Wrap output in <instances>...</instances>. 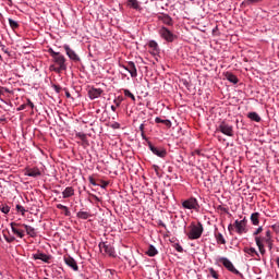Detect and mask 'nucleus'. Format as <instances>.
<instances>
[{"label":"nucleus","mask_w":279,"mask_h":279,"mask_svg":"<svg viewBox=\"0 0 279 279\" xmlns=\"http://www.w3.org/2000/svg\"><path fill=\"white\" fill-rule=\"evenodd\" d=\"M48 52L54 62V64L50 65V71H54V73H62V71H66V58L64 54L56 52L51 48L48 50Z\"/></svg>","instance_id":"f257e3e1"},{"label":"nucleus","mask_w":279,"mask_h":279,"mask_svg":"<svg viewBox=\"0 0 279 279\" xmlns=\"http://www.w3.org/2000/svg\"><path fill=\"white\" fill-rule=\"evenodd\" d=\"M202 234H204V226L202 225V222H197V225L192 222L190 226V232L187 233V238L191 241H195L197 239H201Z\"/></svg>","instance_id":"f03ea898"},{"label":"nucleus","mask_w":279,"mask_h":279,"mask_svg":"<svg viewBox=\"0 0 279 279\" xmlns=\"http://www.w3.org/2000/svg\"><path fill=\"white\" fill-rule=\"evenodd\" d=\"M158 34H159L160 38L166 40V43H173V40H175V38H178V36L175 34H173V32H171L166 26H161L158 31Z\"/></svg>","instance_id":"7ed1b4c3"},{"label":"nucleus","mask_w":279,"mask_h":279,"mask_svg":"<svg viewBox=\"0 0 279 279\" xmlns=\"http://www.w3.org/2000/svg\"><path fill=\"white\" fill-rule=\"evenodd\" d=\"M218 132H221V134H225V136H234V126L230 123L222 121L218 125Z\"/></svg>","instance_id":"20e7f679"},{"label":"nucleus","mask_w":279,"mask_h":279,"mask_svg":"<svg viewBox=\"0 0 279 279\" xmlns=\"http://www.w3.org/2000/svg\"><path fill=\"white\" fill-rule=\"evenodd\" d=\"M182 207L186 210H197L199 203H197V198L191 197L182 202Z\"/></svg>","instance_id":"39448f33"},{"label":"nucleus","mask_w":279,"mask_h":279,"mask_svg":"<svg viewBox=\"0 0 279 279\" xmlns=\"http://www.w3.org/2000/svg\"><path fill=\"white\" fill-rule=\"evenodd\" d=\"M271 241V239L267 238V236H255V243L259 250V254H262V256H265L266 254V251H265V244L264 243H267Z\"/></svg>","instance_id":"423d86ee"},{"label":"nucleus","mask_w":279,"mask_h":279,"mask_svg":"<svg viewBox=\"0 0 279 279\" xmlns=\"http://www.w3.org/2000/svg\"><path fill=\"white\" fill-rule=\"evenodd\" d=\"M233 226L235 227V232L238 234L247 232V219L245 218L243 220H235Z\"/></svg>","instance_id":"0eeeda50"},{"label":"nucleus","mask_w":279,"mask_h":279,"mask_svg":"<svg viewBox=\"0 0 279 279\" xmlns=\"http://www.w3.org/2000/svg\"><path fill=\"white\" fill-rule=\"evenodd\" d=\"M148 147L155 156H158V158L167 157V149H165L162 147H156V146H154V144H151V142H148Z\"/></svg>","instance_id":"6e6552de"},{"label":"nucleus","mask_w":279,"mask_h":279,"mask_svg":"<svg viewBox=\"0 0 279 279\" xmlns=\"http://www.w3.org/2000/svg\"><path fill=\"white\" fill-rule=\"evenodd\" d=\"M219 262L223 265V267H226V269H228V271H231V274H235V276L241 274L238 269H235L234 264H232L230 259L221 257Z\"/></svg>","instance_id":"1a4fd4ad"},{"label":"nucleus","mask_w":279,"mask_h":279,"mask_svg":"<svg viewBox=\"0 0 279 279\" xmlns=\"http://www.w3.org/2000/svg\"><path fill=\"white\" fill-rule=\"evenodd\" d=\"M10 226L13 234L19 236V239H23L25 236V231L19 229V228H23V223L11 222Z\"/></svg>","instance_id":"9d476101"},{"label":"nucleus","mask_w":279,"mask_h":279,"mask_svg":"<svg viewBox=\"0 0 279 279\" xmlns=\"http://www.w3.org/2000/svg\"><path fill=\"white\" fill-rule=\"evenodd\" d=\"M63 260H64L65 265H68V267L73 269V271H80L77 262L73 257H71V255L64 256Z\"/></svg>","instance_id":"9b49d317"},{"label":"nucleus","mask_w":279,"mask_h":279,"mask_svg":"<svg viewBox=\"0 0 279 279\" xmlns=\"http://www.w3.org/2000/svg\"><path fill=\"white\" fill-rule=\"evenodd\" d=\"M64 51L66 52V56L70 58V60H73V62H80V56H77L76 52H74L69 45L63 46Z\"/></svg>","instance_id":"f8f14e48"},{"label":"nucleus","mask_w":279,"mask_h":279,"mask_svg":"<svg viewBox=\"0 0 279 279\" xmlns=\"http://www.w3.org/2000/svg\"><path fill=\"white\" fill-rule=\"evenodd\" d=\"M99 247H100L101 252H105V254H108L109 256H114V247H112V245L108 244V242L100 243Z\"/></svg>","instance_id":"ddd939ff"},{"label":"nucleus","mask_w":279,"mask_h":279,"mask_svg":"<svg viewBox=\"0 0 279 279\" xmlns=\"http://www.w3.org/2000/svg\"><path fill=\"white\" fill-rule=\"evenodd\" d=\"M126 8H131V10H136V12H141V10H143L138 0H128Z\"/></svg>","instance_id":"4468645a"},{"label":"nucleus","mask_w":279,"mask_h":279,"mask_svg":"<svg viewBox=\"0 0 279 279\" xmlns=\"http://www.w3.org/2000/svg\"><path fill=\"white\" fill-rule=\"evenodd\" d=\"M101 93H104V90L101 88L92 87L88 90V97H89V99H97V98L101 97Z\"/></svg>","instance_id":"2eb2a0df"},{"label":"nucleus","mask_w":279,"mask_h":279,"mask_svg":"<svg viewBox=\"0 0 279 279\" xmlns=\"http://www.w3.org/2000/svg\"><path fill=\"white\" fill-rule=\"evenodd\" d=\"M25 175H28L29 178H39V175H41V172L38 168H27L25 171Z\"/></svg>","instance_id":"dca6fc26"},{"label":"nucleus","mask_w":279,"mask_h":279,"mask_svg":"<svg viewBox=\"0 0 279 279\" xmlns=\"http://www.w3.org/2000/svg\"><path fill=\"white\" fill-rule=\"evenodd\" d=\"M34 260H43V263H49L51 260V257L45 253H36L33 254Z\"/></svg>","instance_id":"f3484780"},{"label":"nucleus","mask_w":279,"mask_h":279,"mask_svg":"<svg viewBox=\"0 0 279 279\" xmlns=\"http://www.w3.org/2000/svg\"><path fill=\"white\" fill-rule=\"evenodd\" d=\"M159 21H161V23L168 25L169 27H173V19L169 16V14H163L159 16Z\"/></svg>","instance_id":"a211bd4d"},{"label":"nucleus","mask_w":279,"mask_h":279,"mask_svg":"<svg viewBox=\"0 0 279 279\" xmlns=\"http://www.w3.org/2000/svg\"><path fill=\"white\" fill-rule=\"evenodd\" d=\"M148 47L151 49L150 53H153V56H158V53H160V48L158 47V43H156L155 40H150L148 43Z\"/></svg>","instance_id":"6ab92c4d"},{"label":"nucleus","mask_w":279,"mask_h":279,"mask_svg":"<svg viewBox=\"0 0 279 279\" xmlns=\"http://www.w3.org/2000/svg\"><path fill=\"white\" fill-rule=\"evenodd\" d=\"M126 71L130 73L131 77H136L138 75V72L136 70V64H134V62H132V61H130L128 63V70Z\"/></svg>","instance_id":"aec40b11"},{"label":"nucleus","mask_w":279,"mask_h":279,"mask_svg":"<svg viewBox=\"0 0 279 279\" xmlns=\"http://www.w3.org/2000/svg\"><path fill=\"white\" fill-rule=\"evenodd\" d=\"M251 222L253 226H260V213H253L251 215Z\"/></svg>","instance_id":"412c9836"},{"label":"nucleus","mask_w":279,"mask_h":279,"mask_svg":"<svg viewBox=\"0 0 279 279\" xmlns=\"http://www.w3.org/2000/svg\"><path fill=\"white\" fill-rule=\"evenodd\" d=\"M22 228H24L26 230V234H28V236H32V239H35L36 229H34V227L28 226V225H22Z\"/></svg>","instance_id":"4be33fe9"},{"label":"nucleus","mask_w":279,"mask_h":279,"mask_svg":"<svg viewBox=\"0 0 279 279\" xmlns=\"http://www.w3.org/2000/svg\"><path fill=\"white\" fill-rule=\"evenodd\" d=\"M62 195H63V199L73 197V195H75V190L71 186L65 187V190L62 192Z\"/></svg>","instance_id":"5701e85b"},{"label":"nucleus","mask_w":279,"mask_h":279,"mask_svg":"<svg viewBox=\"0 0 279 279\" xmlns=\"http://www.w3.org/2000/svg\"><path fill=\"white\" fill-rule=\"evenodd\" d=\"M214 234L217 243H220V245H226V238H223V234H221V232L216 229Z\"/></svg>","instance_id":"b1692460"},{"label":"nucleus","mask_w":279,"mask_h":279,"mask_svg":"<svg viewBox=\"0 0 279 279\" xmlns=\"http://www.w3.org/2000/svg\"><path fill=\"white\" fill-rule=\"evenodd\" d=\"M244 253L248 254L250 256H257V258H260L258 251H256L254 247H244Z\"/></svg>","instance_id":"393cba45"},{"label":"nucleus","mask_w":279,"mask_h":279,"mask_svg":"<svg viewBox=\"0 0 279 279\" xmlns=\"http://www.w3.org/2000/svg\"><path fill=\"white\" fill-rule=\"evenodd\" d=\"M226 78L228 80V82H231V84H239V78L236 77V75L230 72L226 73Z\"/></svg>","instance_id":"a878e982"},{"label":"nucleus","mask_w":279,"mask_h":279,"mask_svg":"<svg viewBox=\"0 0 279 279\" xmlns=\"http://www.w3.org/2000/svg\"><path fill=\"white\" fill-rule=\"evenodd\" d=\"M247 118L251 119V121H255L256 123H260V116L256 112H248Z\"/></svg>","instance_id":"bb28decb"},{"label":"nucleus","mask_w":279,"mask_h":279,"mask_svg":"<svg viewBox=\"0 0 279 279\" xmlns=\"http://www.w3.org/2000/svg\"><path fill=\"white\" fill-rule=\"evenodd\" d=\"M146 254L147 256L154 257L158 254V250H156L155 245H149Z\"/></svg>","instance_id":"cd10ccee"},{"label":"nucleus","mask_w":279,"mask_h":279,"mask_svg":"<svg viewBox=\"0 0 279 279\" xmlns=\"http://www.w3.org/2000/svg\"><path fill=\"white\" fill-rule=\"evenodd\" d=\"M57 208H58L59 210H63L65 217H71V211L69 210V207H66V206H64V205H62V204H58V205H57Z\"/></svg>","instance_id":"c85d7f7f"},{"label":"nucleus","mask_w":279,"mask_h":279,"mask_svg":"<svg viewBox=\"0 0 279 279\" xmlns=\"http://www.w3.org/2000/svg\"><path fill=\"white\" fill-rule=\"evenodd\" d=\"M155 123H163V125H167V128H171V122L169 120H162L160 118H156Z\"/></svg>","instance_id":"c756f323"},{"label":"nucleus","mask_w":279,"mask_h":279,"mask_svg":"<svg viewBox=\"0 0 279 279\" xmlns=\"http://www.w3.org/2000/svg\"><path fill=\"white\" fill-rule=\"evenodd\" d=\"M123 93L125 97H129L130 99H132V101H136V97L134 96V94H132V92H130V89H124Z\"/></svg>","instance_id":"7c9ffc66"},{"label":"nucleus","mask_w":279,"mask_h":279,"mask_svg":"<svg viewBox=\"0 0 279 279\" xmlns=\"http://www.w3.org/2000/svg\"><path fill=\"white\" fill-rule=\"evenodd\" d=\"M9 25H10L11 29H19V22H16L12 19H9Z\"/></svg>","instance_id":"2f4dec72"},{"label":"nucleus","mask_w":279,"mask_h":279,"mask_svg":"<svg viewBox=\"0 0 279 279\" xmlns=\"http://www.w3.org/2000/svg\"><path fill=\"white\" fill-rule=\"evenodd\" d=\"M77 217H78V219H88V217H90V215L88 214V211H78Z\"/></svg>","instance_id":"473e14b6"},{"label":"nucleus","mask_w":279,"mask_h":279,"mask_svg":"<svg viewBox=\"0 0 279 279\" xmlns=\"http://www.w3.org/2000/svg\"><path fill=\"white\" fill-rule=\"evenodd\" d=\"M76 137L80 138L81 141H83V143H86V134L78 132L76 133Z\"/></svg>","instance_id":"72a5a7b5"},{"label":"nucleus","mask_w":279,"mask_h":279,"mask_svg":"<svg viewBox=\"0 0 279 279\" xmlns=\"http://www.w3.org/2000/svg\"><path fill=\"white\" fill-rule=\"evenodd\" d=\"M0 210L1 213H4V215H8V213H10V207L8 205H1Z\"/></svg>","instance_id":"f704fd0d"},{"label":"nucleus","mask_w":279,"mask_h":279,"mask_svg":"<svg viewBox=\"0 0 279 279\" xmlns=\"http://www.w3.org/2000/svg\"><path fill=\"white\" fill-rule=\"evenodd\" d=\"M15 208L17 213H22L23 216H25V213H27V210H25V207H23L22 205H16Z\"/></svg>","instance_id":"c9c22d12"},{"label":"nucleus","mask_w":279,"mask_h":279,"mask_svg":"<svg viewBox=\"0 0 279 279\" xmlns=\"http://www.w3.org/2000/svg\"><path fill=\"white\" fill-rule=\"evenodd\" d=\"M209 274L213 278L219 279V275L214 270V268H209Z\"/></svg>","instance_id":"e433bc0d"},{"label":"nucleus","mask_w":279,"mask_h":279,"mask_svg":"<svg viewBox=\"0 0 279 279\" xmlns=\"http://www.w3.org/2000/svg\"><path fill=\"white\" fill-rule=\"evenodd\" d=\"M173 247H174V250H177V252H180V253L184 252V248H183L182 245H180L179 243H175V244L173 245Z\"/></svg>","instance_id":"4c0bfd02"},{"label":"nucleus","mask_w":279,"mask_h":279,"mask_svg":"<svg viewBox=\"0 0 279 279\" xmlns=\"http://www.w3.org/2000/svg\"><path fill=\"white\" fill-rule=\"evenodd\" d=\"M260 232H263V227H258L254 232H253V236H260L258 234H260Z\"/></svg>","instance_id":"58836bf2"},{"label":"nucleus","mask_w":279,"mask_h":279,"mask_svg":"<svg viewBox=\"0 0 279 279\" xmlns=\"http://www.w3.org/2000/svg\"><path fill=\"white\" fill-rule=\"evenodd\" d=\"M4 240L7 241V243H14V241H16V238L14 236L8 238V235H4Z\"/></svg>","instance_id":"ea45409f"},{"label":"nucleus","mask_w":279,"mask_h":279,"mask_svg":"<svg viewBox=\"0 0 279 279\" xmlns=\"http://www.w3.org/2000/svg\"><path fill=\"white\" fill-rule=\"evenodd\" d=\"M268 250H274V239H270L267 243Z\"/></svg>","instance_id":"a19ab883"},{"label":"nucleus","mask_w":279,"mask_h":279,"mask_svg":"<svg viewBox=\"0 0 279 279\" xmlns=\"http://www.w3.org/2000/svg\"><path fill=\"white\" fill-rule=\"evenodd\" d=\"M153 169H154V171L156 172V175L159 177V175H160V172H159V171H160V167H158L157 165H154V166H153Z\"/></svg>","instance_id":"79ce46f5"},{"label":"nucleus","mask_w":279,"mask_h":279,"mask_svg":"<svg viewBox=\"0 0 279 279\" xmlns=\"http://www.w3.org/2000/svg\"><path fill=\"white\" fill-rule=\"evenodd\" d=\"M88 180H89V183H90L93 186H97V182H95V178L89 177Z\"/></svg>","instance_id":"37998d69"},{"label":"nucleus","mask_w":279,"mask_h":279,"mask_svg":"<svg viewBox=\"0 0 279 279\" xmlns=\"http://www.w3.org/2000/svg\"><path fill=\"white\" fill-rule=\"evenodd\" d=\"M27 108V104H23L17 108V111L21 112V110H25Z\"/></svg>","instance_id":"c03bdc74"},{"label":"nucleus","mask_w":279,"mask_h":279,"mask_svg":"<svg viewBox=\"0 0 279 279\" xmlns=\"http://www.w3.org/2000/svg\"><path fill=\"white\" fill-rule=\"evenodd\" d=\"M265 236H266L267 239H272V238H271V230H267V231L265 232Z\"/></svg>","instance_id":"a18cd8bd"},{"label":"nucleus","mask_w":279,"mask_h":279,"mask_svg":"<svg viewBox=\"0 0 279 279\" xmlns=\"http://www.w3.org/2000/svg\"><path fill=\"white\" fill-rule=\"evenodd\" d=\"M53 88L56 93H60V90H62V87H60V85H53Z\"/></svg>","instance_id":"49530a36"},{"label":"nucleus","mask_w":279,"mask_h":279,"mask_svg":"<svg viewBox=\"0 0 279 279\" xmlns=\"http://www.w3.org/2000/svg\"><path fill=\"white\" fill-rule=\"evenodd\" d=\"M113 104H116V107L119 108V106H121V100L114 99Z\"/></svg>","instance_id":"de8ad7c7"},{"label":"nucleus","mask_w":279,"mask_h":279,"mask_svg":"<svg viewBox=\"0 0 279 279\" xmlns=\"http://www.w3.org/2000/svg\"><path fill=\"white\" fill-rule=\"evenodd\" d=\"M27 106H29V108L34 109V102H32L31 99H27Z\"/></svg>","instance_id":"09e8293b"},{"label":"nucleus","mask_w":279,"mask_h":279,"mask_svg":"<svg viewBox=\"0 0 279 279\" xmlns=\"http://www.w3.org/2000/svg\"><path fill=\"white\" fill-rule=\"evenodd\" d=\"M263 0H246V3H259Z\"/></svg>","instance_id":"8fccbe9b"},{"label":"nucleus","mask_w":279,"mask_h":279,"mask_svg":"<svg viewBox=\"0 0 279 279\" xmlns=\"http://www.w3.org/2000/svg\"><path fill=\"white\" fill-rule=\"evenodd\" d=\"M271 228H272V230H275V232H279V226L278 225H272Z\"/></svg>","instance_id":"3c124183"},{"label":"nucleus","mask_w":279,"mask_h":279,"mask_svg":"<svg viewBox=\"0 0 279 279\" xmlns=\"http://www.w3.org/2000/svg\"><path fill=\"white\" fill-rule=\"evenodd\" d=\"M140 131H141V133H142V132H145V124H141V125H140Z\"/></svg>","instance_id":"603ef678"},{"label":"nucleus","mask_w":279,"mask_h":279,"mask_svg":"<svg viewBox=\"0 0 279 279\" xmlns=\"http://www.w3.org/2000/svg\"><path fill=\"white\" fill-rule=\"evenodd\" d=\"M228 230L229 232H232V230H234V227L232 225H229Z\"/></svg>","instance_id":"864d4df0"},{"label":"nucleus","mask_w":279,"mask_h":279,"mask_svg":"<svg viewBox=\"0 0 279 279\" xmlns=\"http://www.w3.org/2000/svg\"><path fill=\"white\" fill-rule=\"evenodd\" d=\"M111 110H112V112H117V106L112 105Z\"/></svg>","instance_id":"5fc2aeb1"},{"label":"nucleus","mask_w":279,"mask_h":279,"mask_svg":"<svg viewBox=\"0 0 279 279\" xmlns=\"http://www.w3.org/2000/svg\"><path fill=\"white\" fill-rule=\"evenodd\" d=\"M142 138H143L144 141H147V136L145 135V132H142Z\"/></svg>","instance_id":"6e6d98bb"},{"label":"nucleus","mask_w":279,"mask_h":279,"mask_svg":"<svg viewBox=\"0 0 279 279\" xmlns=\"http://www.w3.org/2000/svg\"><path fill=\"white\" fill-rule=\"evenodd\" d=\"M65 96L68 97V99L71 98V93L65 92Z\"/></svg>","instance_id":"4d7b16f0"},{"label":"nucleus","mask_w":279,"mask_h":279,"mask_svg":"<svg viewBox=\"0 0 279 279\" xmlns=\"http://www.w3.org/2000/svg\"><path fill=\"white\" fill-rule=\"evenodd\" d=\"M108 186V182H105L102 185V189H106Z\"/></svg>","instance_id":"13d9d810"},{"label":"nucleus","mask_w":279,"mask_h":279,"mask_svg":"<svg viewBox=\"0 0 279 279\" xmlns=\"http://www.w3.org/2000/svg\"><path fill=\"white\" fill-rule=\"evenodd\" d=\"M123 69H125V71H128V63L125 65H123Z\"/></svg>","instance_id":"bf43d9fd"},{"label":"nucleus","mask_w":279,"mask_h":279,"mask_svg":"<svg viewBox=\"0 0 279 279\" xmlns=\"http://www.w3.org/2000/svg\"><path fill=\"white\" fill-rule=\"evenodd\" d=\"M93 197H94V198H96V199H97V202H99V197H97V196H95V195H93Z\"/></svg>","instance_id":"052dcab7"},{"label":"nucleus","mask_w":279,"mask_h":279,"mask_svg":"<svg viewBox=\"0 0 279 279\" xmlns=\"http://www.w3.org/2000/svg\"><path fill=\"white\" fill-rule=\"evenodd\" d=\"M7 1H9V5H12V0H7Z\"/></svg>","instance_id":"680f3d73"},{"label":"nucleus","mask_w":279,"mask_h":279,"mask_svg":"<svg viewBox=\"0 0 279 279\" xmlns=\"http://www.w3.org/2000/svg\"><path fill=\"white\" fill-rule=\"evenodd\" d=\"M194 154H199V150H195Z\"/></svg>","instance_id":"e2e57ef3"},{"label":"nucleus","mask_w":279,"mask_h":279,"mask_svg":"<svg viewBox=\"0 0 279 279\" xmlns=\"http://www.w3.org/2000/svg\"><path fill=\"white\" fill-rule=\"evenodd\" d=\"M223 211H225V213H228V209L223 208Z\"/></svg>","instance_id":"0e129e2a"},{"label":"nucleus","mask_w":279,"mask_h":279,"mask_svg":"<svg viewBox=\"0 0 279 279\" xmlns=\"http://www.w3.org/2000/svg\"><path fill=\"white\" fill-rule=\"evenodd\" d=\"M1 95H3V93L0 90V97H1Z\"/></svg>","instance_id":"69168bd1"},{"label":"nucleus","mask_w":279,"mask_h":279,"mask_svg":"<svg viewBox=\"0 0 279 279\" xmlns=\"http://www.w3.org/2000/svg\"><path fill=\"white\" fill-rule=\"evenodd\" d=\"M0 60H2V57H1V54H0Z\"/></svg>","instance_id":"338daca9"}]
</instances>
